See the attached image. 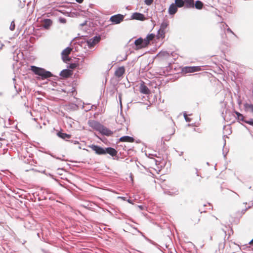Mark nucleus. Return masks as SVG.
<instances>
[{
    "mask_svg": "<svg viewBox=\"0 0 253 253\" xmlns=\"http://www.w3.org/2000/svg\"><path fill=\"white\" fill-rule=\"evenodd\" d=\"M88 124L90 127L99 131L103 135L110 136L113 133L109 129L96 121L89 120L88 122Z\"/></svg>",
    "mask_w": 253,
    "mask_h": 253,
    "instance_id": "f257e3e1",
    "label": "nucleus"
},
{
    "mask_svg": "<svg viewBox=\"0 0 253 253\" xmlns=\"http://www.w3.org/2000/svg\"><path fill=\"white\" fill-rule=\"evenodd\" d=\"M31 70L36 75L39 76L42 80H44L53 77V74L50 72L46 71L42 68L31 66Z\"/></svg>",
    "mask_w": 253,
    "mask_h": 253,
    "instance_id": "f03ea898",
    "label": "nucleus"
},
{
    "mask_svg": "<svg viewBox=\"0 0 253 253\" xmlns=\"http://www.w3.org/2000/svg\"><path fill=\"white\" fill-rule=\"evenodd\" d=\"M183 2L182 0H175L174 3H171L169 8V13L170 15H173L177 11V8L182 7Z\"/></svg>",
    "mask_w": 253,
    "mask_h": 253,
    "instance_id": "7ed1b4c3",
    "label": "nucleus"
},
{
    "mask_svg": "<svg viewBox=\"0 0 253 253\" xmlns=\"http://www.w3.org/2000/svg\"><path fill=\"white\" fill-rule=\"evenodd\" d=\"M169 24L167 21L163 22L161 25L160 29L158 31L157 37L158 39L164 38L166 33V29L167 28Z\"/></svg>",
    "mask_w": 253,
    "mask_h": 253,
    "instance_id": "20e7f679",
    "label": "nucleus"
},
{
    "mask_svg": "<svg viewBox=\"0 0 253 253\" xmlns=\"http://www.w3.org/2000/svg\"><path fill=\"white\" fill-rule=\"evenodd\" d=\"M125 18V15L121 14H117L110 17L109 21L113 24H119L123 22Z\"/></svg>",
    "mask_w": 253,
    "mask_h": 253,
    "instance_id": "39448f33",
    "label": "nucleus"
},
{
    "mask_svg": "<svg viewBox=\"0 0 253 253\" xmlns=\"http://www.w3.org/2000/svg\"><path fill=\"white\" fill-rule=\"evenodd\" d=\"M72 50V48L71 47H67L62 51V59L65 63H67L71 60V59L69 57V55L70 54Z\"/></svg>",
    "mask_w": 253,
    "mask_h": 253,
    "instance_id": "423d86ee",
    "label": "nucleus"
},
{
    "mask_svg": "<svg viewBox=\"0 0 253 253\" xmlns=\"http://www.w3.org/2000/svg\"><path fill=\"white\" fill-rule=\"evenodd\" d=\"M89 147L93 151L95 152V153L97 155H105V148H102L99 146L96 145H91L89 146Z\"/></svg>",
    "mask_w": 253,
    "mask_h": 253,
    "instance_id": "0eeeda50",
    "label": "nucleus"
},
{
    "mask_svg": "<svg viewBox=\"0 0 253 253\" xmlns=\"http://www.w3.org/2000/svg\"><path fill=\"white\" fill-rule=\"evenodd\" d=\"M101 40L100 36H96L87 41V44L89 48L93 47L96 44L99 42Z\"/></svg>",
    "mask_w": 253,
    "mask_h": 253,
    "instance_id": "6e6552de",
    "label": "nucleus"
},
{
    "mask_svg": "<svg viewBox=\"0 0 253 253\" xmlns=\"http://www.w3.org/2000/svg\"><path fill=\"white\" fill-rule=\"evenodd\" d=\"M134 44L137 49L145 47L148 45L145 39H143L142 38H139L136 40L134 42Z\"/></svg>",
    "mask_w": 253,
    "mask_h": 253,
    "instance_id": "1a4fd4ad",
    "label": "nucleus"
},
{
    "mask_svg": "<svg viewBox=\"0 0 253 253\" xmlns=\"http://www.w3.org/2000/svg\"><path fill=\"white\" fill-rule=\"evenodd\" d=\"M201 69L200 66H187L183 68L182 71L185 73H194L199 71Z\"/></svg>",
    "mask_w": 253,
    "mask_h": 253,
    "instance_id": "9d476101",
    "label": "nucleus"
},
{
    "mask_svg": "<svg viewBox=\"0 0 253 253\" xmlns=\"http://www.w3.org/2000/svg\"><path fill=\"white\" fill-rule=\"evenodd\" d=\"M130 19H134L143 21L146 19V18L145 17V15L142 13L139 12H134L131 15L130 17Z\"/></svg>",
    "mask_w": 253,
    "mask_h": 253,
    "instance_id": "9b49d317",
    "label": "nucleus"
},
{
    "mask_svg": "<svg viewBox=\"0 0 253 253\" xmlns=\"http://www.w3.org/2000/svg\"><path fill=\"white\" fill-rule=\"evenodd\" d=\"M183 2L182 7L185 5V8H194V0H182Z\"/></svg>",
    "mask_w": 253,
    "mask_h": 253,
    "instance_id": "f8f14e48",
    "label": "nucleus"
},
{
    "mask_svg": "<svg viewBox=\"0 0 253 253\" xmlns=\"http://www.w3.org/2000/svg\"><path fill=\"white\" fill-rule=\"evenodd\" d=\"M140 91L141 93L148 94L150 93V90L148 88V87L143 82H142L140 87H139Z\"/></svg>",
    "mask_w": 253,
    "mask_h": 253,
    "instance_id": "ddd939ff",
    "label": "nucleus"
},
{
    "mask_svg": "<svg viewBox=\"0 0 253 253\" xmlns=\"http://www.w3.org/2000/svg\"><path fill=\"white\" fill-rule=\"evenodd\" d=\"M125 72V69L124 66H121L118 68L115 72V76L117 78L122 77Z\"/></svg>",
    "mask_w": 253,
    "mask_h": 253,
    "instance_id": "4468645a",
    "label": "nucleus"
},
{
    "mask_svg": "<svg viewBox=\"0 0 253 253\" xmlns=\"http://www.w3.org/2000/svg\"><path fill=\"white\" fill-rule=\"evenodd\" d=\"M105 154H109L112 157L116 156L118 153L117 150L112 147L105 148Z\"/></svg>",
    "mask_w": 253,
    "mask_h": 253,
    "instance_id": "2eb2a0df",
    "label": "nucleus"
},
{
    "mask_svg": "<svg viewBox=\"0 0 253 253\" xmlns=\"http://www.w3.org/2000/svg\"><path fill=\"white\" fill-rule=\"evenodd\" d=\"M72 75V71L68 69L63 70L60 73V76L64 78H69Z\"/></svg>",
    "mask_w": 253,
    "mask_h": 253,
    "instance_id": "dca6fc26",
    "label": "nucleus"
},
{
    "mask_svg": "<svg viewBox=\"0 0 253 253\" xmlns=\"http://www.w3.org/2000/svg\"><path fill=\"white\" fill-rule=\"evenodd\" d=\"M52 24V21L50 19H45L43 20L42 26L45 29H48Z\"/></svg>",
    "mask_w": 253,
    "mask_h": 253,
    "instance_id": "f3484780",
    "label": "nucleus"
},
{
    "mask_svg": "<svg viewBox=\"0 0 253 253\" xmlns=\"http://www.w3.org/2000/svg\"><path fill=\"white\" fill-rule=\"evenodd\" d=\"M120 141L121 142H133L134 141V139L129 136H124L120 138Z\"/></svg>",
    "mask_w": 253,
    "mask_h": 253,
    "instance_id": "a211bd4d",
    "label": "nucleus"
},
{
    "mask_svg": "<svg viewBox=\"0 0 253 253\" xmlns=\"http://www.w3.org/2000/svg\"><path fill=\"white\" fill-rule=\"evenodd\" d=\"M57 134L58 137L64 140H66L67 138H70L71 136V135L67 134L66 133H63L61 131H59Z\"/></svg>",
    "mask_w": 253,
    "mask_h": 253,
    "instance_id": "6ab92c4d",
    "label": "nucleus"
},
{
    "mask_svg": "<svg viewBox=\"0 0 253 253\" xmlns=\"http://www.w3.org/2000/svg\"><path fill=\"white\" fill-rule=\"evenodd\" d=\"M203 5V3L201 1L199 0H196L195 3L194 4V7H195V8L198 9H202Z\"/></svg>",
    "mask_w": 253,
    "mask_h": 253,
    "instance_id": "aec40b11",
    "label": "nucleus"
},
{
    "mask_svg": "<svg viewBox=\"0 0 253 253\" xmlns=\"http://www.w3.org/2000/svg\"><path fill=\"white\" fill-rule=\"evenodd\" d=\"M155 34H151L148 35L147 36V37L144 39L146 42V43L148 45L149 44L150 41L154 39V38L155 37Z\"/></svg>",
    "mask_w": 253,
    "mask_h": 253,
    "instance_id": "412c9836",
    "label": "nucleus"
},
{
    "mask_svg": "<svg viewBox=\"0 0 253 253\" xmlns=\"http://www.w3.org/2000/svg\"><path fill=\"white\" fill-rule=\"evenodd\" d=\"M235 113L237 115V119L238 121H241L245 123V121H246L244 116L239 112L237 111H235Z\"/></svg>",
    "mask_w": 253,
    "mask_h": 253,
    "instance_id": "4be33fe9",
    "label": "nucleus"
},
{
    "mask_svg": "<svg viewBox=\"0 0 253 253\" xmlns=\"http://www.w3.org/2000/svg\"><path fill=\"white\" fill-rule=\"evenodd\" d=\"M15 25L14 21H12L10 25L9 29L11 31H13L15 29Z\"/></svg>",
    "mask_w": 253,
    "mask_h": 253,
    "instance_id": "5701e85b",
    "label": "nucleus"
},
{
    "mask_svg": "<svg viewBox=\"0 0 253 253\" xmlns=\"http://www.w3.org/2000/svg\"><path fill=\"white\" fill-rule=\"evenodd\" d=\"M245 123L249 124L253 126V119H250L249 120L245 121Z\"/></svg>",
    "mask_w": 253,
    "mask_h": 253,
    "instance_id": "b1692460",
    "label": "nucleus"
},
{
    "mask_svg": "<svg viewBox=\"0 0 253 253\" xmlns=\"http://www.w3.org/2000/svg\"><path fill=\"white\" fill-rule=\"evenodd\" d=\"M153 0H145L144 2L146 5H150L153 3Z\"/></svg>",
    "mask_w": 253,
    "mask_h": 253,
    "instance_id": "393cba45",
    "label": "nucleus"
},
{
    "mask_svg": "<svg viewBox=\"0 0 253 253\" xmlns=\"http://www.w3.org/2000/svg\"><path fill=\"white\" fill-rule=\"evenodd\" d=\"M76 67H77V65L75 63H71L69 66V67L70 68L72 69L75 68Z\"/></svg>",
    "mask_w": 253,
    "mask_h": 253,
    "instance_id": "a878e982",
    "label": "nucleus"
},
{
    "mask_svg": "<svg viewBox=\"0 0 253 253\" xmlns=\"http://www.w3.org/2000/svg\"><path fill=\"white\" fill-rule=\"evenodd\" d=\"M59 21L61 23H65L66 22V20L64 18H60L59 19Z\"/></svg>",
    "mask_w": 253,
    "mask_h": 253,
    "instance_id": "bb28decb",
    "label": "nucleus"
},
{
    "mask_svg": "<svg viewBox=\"0 0 253 253\" xmlns=\"http://www.w3.org/2000/svg\"><path fill=\"white\" fill-rule=\"evenodd\" d=\"M227 30V31L228 32H229V33H230L232 34L233 35H234L235 37H237L236 35V34H235V33H234V32H233L231 29H230V28H229V27H228V28H227V30Z\"/></svg>",
    "mask_w": 253,
    "mask_h": 253,
    "instance_id": "cd10ccee",
    "label": "nucleus"
},
{
    "mask_svg": "<svg viewBox=\"0 0 253 253\" xmlns=\"http://www.w3.org/2000/svg\"><path fill=\"white\" fill-rule=\"evenodd\" d=\"M184 117L185 121L187 122H190L191 121V119L189 118H188L186 114H184Z\"/></svg>",
    "mask_w": 253,
    "mask_h": 253,
    "instance_id": "c85d7f7f",
    "label": "nucleus"
},
{
    "mask_svg": "<svg viewBox=\"0 0 253 253\" xmlns=\"http://www.w3.org/2000/svg\"><path fill=\"white\" fill-rule=\"evenodd\" d=\"M225 247V243L224 242L221 243L219 244V248L224 249Z\"/></svg>",
    "mask_w": 253,
    "mask_h": 253,
    "instance_id": "c756f323",
    "label": "nucleus"
},
{
    "mask_svg": "<svg viewBox=\"0 0 253 253\" xmlns=\"http://www.w3.org/2000/svg\"><path fill=\"white\" fill-rule=\"evenodd\" d=\"M130 226L133 227V228H134L135 230H136L138 232L141 233V234H142V233L137 228L133 227V226L131 225H130Z\"/></svg>",
    "mask_w": 253,
    "mask_h": 253,
    "instance_id": "7c9ffc66",
    "label": "nucleus"
},
{
    "mask_svg": "<svg viewBox=\"0 0 253 253\" xmlns=\"http://www.w3.org/2000/svg\"><path fill=\"white\" fill-rule=\"evenodd\" d=\"M161 54H163L165 56L169 55V53H168L167 51L163 52Z\"/></svg>",
    "mask_w": 253,
    "mask_h": 253,
    "instance_id": "2f4dec72",
    "label": "nucleus"
},
{
    "mask_svg": "<svg viewBox=\"0 0 253 253\" xmlns=\"http://www.w3.org/2000/svg\"><path fill=\"white\" fill-rule=\"evenodd\" d=\"M225 137H227L225 135H224L223 137V138L224 139V146L226 144V141H225Z\"/></svg>",
    "mask_w": 253,
    "mask_h": 253,
    "instance_id": "473e14b6",
    "label": "nucleus"
},
{
    "mask_svg": "<svg viewBox=\"0 0 253 253\" xmlns=\"http://www.w3.org/2000/svg\"><path fill=\"white\" fill-rule=\"evenodd\" d=\"M76 1L79 3H81L83 2L84 0H76Z\"/></svg>",
    "mask_w": 253,
    "mask_h": 253,
    "instance_id": "72a5a7b5",
    "label": "nucleus"
},
{
    "mask_svg": "<svg viewBox=\"0 0 253 253\" xmlns=\"http://www.w3.org/2000/svg\"><path fill=\"white\" fill-rule=\"evenodd\" d=\"M138 207H139V209H140L141 210H142V209H143V206H142V205H139V206H138Z\"/></svg>",
    "mask_w": 253,
    "mask_h": 253,
    "instance_id": "f704fd0d",
    "label": "nucleus"
},
{
    "mask_svg": "<svg viewBox=\"0 0 253 253\" xmlns=\"http://www.w3.org/2000/svg\"><path fill=\"white\" fill-rule=\"evenodd\" d=\"M127 202H128L129 203H130V204H132V201L130 199H128L127 200Z\"/></svg>",
    "mask_w": 253,
    "mask_h": 253,
    "instance_id": "c9c22d12",
    "label": "nucleus"
},
{
    "mask_svg": "<svg viewBox=\"0 0 253 253\" xmlns=\"http://www.w3.org/2000/svg\"><path fill=\"white\" fill-rule=\"evenodd\" d=\"M126 217H127V216H126V214H122V217H123V218H126Z\"/></svg>",
    "mask_w": 253,
    "mask_h": 253,
    "instance_id": "e433bc0d",
    "label": "nucleus"
},
{
    "mask_svg": "<svg viewBox=\"0 0 253 253\" xmlns=\"http://www.w3.org/2000/svg\"><path fill=\"white\" fill-rule=\"evenodd\" d=\"M249 244L253 245V239L249 242Z\"/></svg>",
    "mask_w": 253,
    "mask_h": 253,
    "instance_id": "4c0bfd02",
    "label": "nucleus"
},
{
    "mask_svg": "<svg viewBox=\"0 0 253 253\" xmlns=\"http://www.w3.org/2000/svg\"><path fill=\"white\" fill-rule=\"evenodd\" d=\"M225 27H228V25L226 24V23H224L223 25V28H225Z\"/></svg>",
    "mask_w": 253,
    "mask_h": 253,
    "instance_id": "58836bf2",
    "label": "nucleus"
},
{
    "mask_svg": "<svg viewBox=\"0 0 253 253\" xmlns=\"http://www.w3.org/2000/svg\"><path fill=\"white\" fill-rule=\"evenodd\" d=\"M42 251L43 252V253H48V252H47L45 250H42Z\"/></svg>",
    "mask_w": 253,
    "mask_h": 253,
    "instance_id": "ea45409f",
    "label": "nucleus"
},
{
    "mask_svg": "<svg viewBox=\"0 0 253 253\" xmlns=\"http://www.w3.org/2000/svg\"><path fill=\"white\" fill-rule=\"evenodd\" d=\"M199 211H200L201 213H202L203 212H206L205 210L203 211L202 209H200Z\"/></svg>",
    "mask_w": 253,
    "mask_h": 253,
    "instance_id": "a19ab883",
    "label": "nucleus"
},
{
    "mask_svg": "<svg viewBox=\"0 0 253 253\" xmlns=\"http://www.w3.org/2000/svg\"><path fill=\"white\" fill-rule=\"evenodd\" d=\"M238 103L239 104V105H240L241 104V101L240 100H238Z\"/></svg>",
    "mask_w": 253,
    "mask_h": 253,
    "instance_id": "79ce46f5",
    "label": "nucleus"
},
{
    "mask_svg": "<svg viewBox=\"0 0 253 253\" xmlns=\"http://www.w3.org/2000/svg\"><path fill=\"white\" fill-rule=\"evenodd\" d=\"M85 24H86V22H84V23H82V24H81V25L82 26H84Z\"/></svg>",
    "mask_w": 253,
    "mask_h": 253,
    "instance_id": "37998d69",
    "label": "nucleus"
},
{
    "mask_svg": "<svg viewBox=\"0 0 253 253\" xmlns=\"http://www.w3.org/2000/svg\"><path fill=\"white\" fill-rule=\"evenodd\" d=\"M74 144H78V143H79V142H78V141H74Z\"/></svg>",
    "mask_w": 253,
    "mask_h": 253,
    "instance_id": "c03bdc74",
    "label": "nucleus"
},
{
    "mask_svg": "<svg viewBox=\"0 0 253 253\" xmlns=\"http://www.w3.org/2000/svg\"><path fill=\"white\" fill-rule=\"evenodd\" d=\"M223 154L224 155V158L226 157V154L224 153V150H223Z\"/></svg>",
    "mask_w": 253,
    "mask_h": 253,
    "instance_id": "a18cd8bd",
    "label": "nucleus"
},
{
    "mask_svg": "<svg viewBox=\"0 0 253 253\" xmlns=\"http://www.w3.org/2000/svg\"><path fill=\"white\" fill-rule=\"evenodd\" d=\"M246 210H247V209H245V210H243V213H244V212L246 211Z\"/></svg>",
    "mask_w": 253,
    "mask_h": 253,
    "instance_id": "49530a36",
    "label": "nucleus"
},
{
    "mask_svg": "<svg viewBox=\"0 0 253 253\" xmlns=\"http://www.w3.org/2000/svg\"><path fill=\"white\" fill-rule=\"evenodd\" d=\"M122 198L124 200H125V199H126V198H125V197H122Z\"/></svg>",
    "mask_w": 253,
    "mask_h": 253,
    "instance_id": "de8ad7c7",
    "label": "nucleus"
},
{
    "mask_svg": "<svg viewBox=\"0 0 253 253\" xmlns=\"http://www.w3.org/2000/svg\"><path fill=\"white\" fill-rule=\"evenodd\" d=\"M235 193L237 195V196L239 197V195L237 193Z\"/></svg>",
    "mask_w": 253,
    "mask_h": 253,
    "instance_id": "09e8293b",
    "label": "nucleus"
},
{
    "mask_svg": "<svg viewBox=\"0 0 253 253\" xmlns=\"http://www.w3.org/2000/svg\"><path fill=\"white\" fill-rule=\"evenodd\" d=\"M208 206H209V207H210V206H211V205H210V203H209V204H208Z\"/></svg>",
    "mask_w": 253,
    "mask_h": 253,
    "instance_id": "8fccbe9b",
    "label": "nucleus"
},
{
    "mask_svg": "<svg viewBox=\"0 0 253 253\" xmlns=\"http://www.w3.org/2000/svg\"><path fill=\"white\" fill-rule=\"evenodd\" d=\"M14 87H15V88L16 89V87L15 84L14 85Z\"/></svg>",
    "mask_w": 253,
    "mask_h": 253,
    "instance_id": "3c124183",
    "label": "nucleus"
},
{
    "mask_svg": "<svg viewBox=\"0 0 253 253\" xmlns=\"http://www.w3.org/2000/svg\"><path fill=\"white\" fill-rule=\"evenodd\" d=\"M3 140V139H2V138H1L0 137V140Z\"/></svg>",
    "mask_w": 253,
    "mask_h": 253,
    "instance_id": "603ef678",
    "label": "nucleus"
},
{
    "mask_svg": "<svg viewBox=\"0 0 253 253\" xmlns=\"http://www.w3.org/2000/svg\"><path fill=\"white\" fill-rule=\"evenodd\" d=\"M13 81L14 82L15 81V79H13Z\"/></svg>",
    "mask_w": 253,
    "mask_h": 253,
    "instance_id": "864d4df0",
    "label": "nucleus"
},
{
    "mask_svg": "<svg viewBox=\"0 0 253 253\" xmlns=\"http://www.w3.org/2000/svg\"><path fill=\"white\" fill-rule=\"evenodd\" d=\"M206 206H207L206 205H203L204 207Z\"/></svg>",
    "mask_w": 253,
    "mask_h": 253,
    "instance_id": "5fc2aeb1",
    "label": "nucleus"
}]
</instances>
